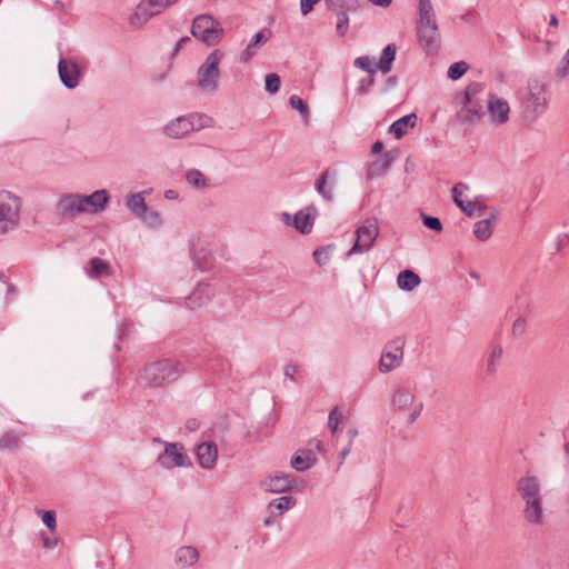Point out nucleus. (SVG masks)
<instances>
[{"label":"nucleus","instance_id":"1","mask_svg":"<svg viewBox=\"0 0 569 569\" xmlns=\"http://www.w3.org/2000/svg\"><path fill=\"white\" fill-rule=\"evenodd\" d=\"M516 491L521 501V516L530 527H542L546 522L541 482L536 476H523L517 480Z\"/></svg>","mask_w":569,"mask_h":569},{"label":"nucleus","instance_id":"2","mask_svg":"<svg viewBox=\"0 0 569 569\" xmlns=\"http://www.w3.org/2000/svg\"><path fill=\"white\" fill-rule=\"evenodd\" d=\"M184 372L182 363L176 359H160L146 363L138 372L137 382L143 388H164L177 381Z\"/></svg>","mask_w":569,"mask_h":569},{"label":"nucleus","instance_id":"3","mask_svg":"<svg viewBox=\"0 0 569 569\" xmlns=\"http://www.w3.org/2000/svg\"><path fill=\"white\" fill-rule=\"evenodd\" d=\"M22 201L9 191H0V236L14 230L20 223Z\"/></svg>","mask_w":569,"mask_h":569},{"label":"nucleus","instance_id":"4","mask_svg":"<svg viewBox=\"0 0 569 569\" xmlns=\"http://www.w3.org/2000/svg\"><path fill=\"white\" fill-rule=\"evenodd\" d=\"M417 36L420 46L428 54L438 53L441 43V36L436 13L420 16L418 18Z\"/></svg>","mask_w":569,"mask_h":569},{"label":"nucleus","instance_id":"5","mask_svg":"<svg viewBox=\"0 0 569 569\" xmlns=\"http://www.w3.org/2000/svg\"><path fill=\"white\" fill-rule=\"evenodd\" d=\"M191 34L207 46H216L222 39L223 28L211 14H199L192 21Z\"/></svg>","mask_w":569,"mask_h":569},{"label":"nucleus","instance_id":"6","mask_svg":"<svg viewBox=\"0 0 569 569\" xmlns=\"http://www.w3.org/2000/svg\"><path fill=\"white\" fill-rule=\"evenodd\" d=\"M483 87L479 82L470 83L466 90L463 96V106L460 111L457 113V119L461 123L472 124L480 120L482 112V103L479 102L476 97L478 93L482 92Z\"/></svg>","mask_w":569,"mask_h":569},{"label":"nucleus","instance_id":"7","mask_svg":"<svg viewBox=\"0 0 569 569\" xmlns=\"http://www.w3.org/2000/svg\"><path fill=\"white\" fill-rule=\"evenodd\" d=\"M391 403L393 409L406 417V421L412 425L421 415L423 410V403L416 400V396L405 388H398L395 390Z\"/></svg>","mask_w":569,"mask_h":569},{"label":"nucleus","instance_id":"8","mask_svg":"<svg viewBox=\"0 0 569 569\" xmlns=\"http://www.w3.org/2000/svg\"><path fill=\"white\" fill-rule=\"evenodd\" d=\"M379 231L380 229L378 219L375 217L367 218L363 223L356 229L355 243L347 254L350 257L353 254H362L368 252L377 240Z\"/></svg>","mask_w":569,"mask_h":569},{"label":"nucleus","instance_id":"9","mask_svg":"<svg viewBox=\"0 0 569 569\" xmlns=\"http://www.w3.org/2000/svg\"><path fill=\"white\" fill-rule=\"evenodd\" d=\"M223 58V52L216 49L206 59L198 69V84L202 90L216 91L218 79L220 77L219 63Z\"/></svg>","mask_w":569,"mask_h":569},{"label":"nucleus","instance_id":"10","mask_svg":"<svg viewBox=\"0 0 569 569\" xmlns=\"http://www.w3.org/2000/svg\"><path fill=\"white\" fill-rule=\"evenodd\" d=\"M178 1L179 0H141L132 14L130 22L134 27H141L151 18L160 14Z\"/></svg>","mask_w":569,"mask_h":569},{"label":"nucleus","instance_id":"11","mask_svg":"<svg viewBox=\"0 0 569 569\" xmlns=\"http://www.w3.org/2000/svg\"><path fill=\"white\" fill-rule=\"evenodd\" d=\"M548 104L547 87L539 80H530L528 82V96L526 98L527 109H531L535 113L545 111Z\"/></svg>","mask_w":569,"mask_h":569},{"label":"nucleus","instance_id":"12","mask_svg":"<svg viewBox=\"0 0 569 569\" xmlns=\"http://www.w3.org/2000/svg\"><path fill=\"white\" fill-rule=\"evenodd\" d=\"M403 340L398 338L396 340L390 341L386 346L385 352L382 353L380 359L381 371L388 372L400 366L403 356Z\"/></svg>","mask_w":569,"mask_h":569},{"label":"nucleus","instance_id":"13","mask_svg":"<svg viewBox=\"0 0 569 569\" xmlns=\"http://www.w3.org/2000/svg\"><path fill=\"white\" fill-rule=\"evenodd\" d=\"M158 462L167 469L183 467L188 462V456L179 443H166L164 451L159 456Z\"/></svg>","mask_w":569,"mask_h":569},{"label":"nucleus","instance_id":"14","mask_svg":"<svg viewBox=\"0 0 569 569\" xmlns=\"http://www.w3.org/2000/svg\"><path fill=\"white\" fill-rule=\"evenodd\" d=\"M57 212L61 217L74 218L78 214L87 213L81 194H64L57 203Z\"/></svg>","mask_w":569,"mask_h":569},{"label":"nucleus","instance_id":"15","mask_svg":"<svg viewBox=\"0 0 569 569\" xmlns=\"http://www.w3.org/2000/svg\"><path fill=\"white\" fill-rule=\"evenodd\" d=\"M58 72L61 82L68 89H74L79 84L81 71L79 66L69 59L60 58L58 63Z\"/></svg>","mask_w":569,"mask_h":569},{"label":"nucleus","instance_id":"16","mask_svg":"<svg viewBox=\"0 0 569 569\" xmlns=\"http://www.w3.org/2000/svg\"><path fill=\"white\" fill-rule=\"evenodd\" d=\"M293 485V478L290 475L274 472L261 481V488L264 491L280 493L289 490Z\"/></svg>","mask_w":569,"mask_h":569},{"label":"nucleus","instance_id":"17","mask_svg":"<svg viewBox=\"0 0 569 569\" xmlns=\"http://www.w3.org/2000/svg\"><path fill=\"white\" fill-rule=\"evenodd\" d=\"M213 296L210 284L200 282L186 300L190 310H197L208 305Z\"/></svg>","mask_w":569,"mask_h":569},{"label":"nucleus","instance_id":"18","mask_svg":"<svg viewBox=\"0 0 569 569\" xmlns=\"http://www.w3.org/2000/svg\"><path fill=\"white\" fill-rule=\"evenodd\" d=\"M306 210L298 211L293 219H291V216L288 212L282 213V220L286 224H292L300 233L308 234L311 232L313 227V220L315 218L311 217L310 212Z\"/></svg>","mask_w":569,"mask_h":569},{"label":"nucleus","instance_id":"19","mask_svg":"<svg viewBox=\"0 0 569 569\" xmlns=\"http://www.w3.org/2000/svg\"><path fill=\"white\" fill-rule=\"evenodd\" d=\"M468 189V187L459 182L452 188V198L455 203L465 212L467 216L471 217L476 213V211H482L486 207L478 201H465L462 199V193Z\"/></svg>","mask_w":569,"mask_h":569},{"label":"nucleus","instance_id":"20","mask_svg":"<svg viewBox=\"0 0 569 569\" xmlns=\"http://www.w3.org/2000/svg\"><path fill=\"white\" fill-rule=\"evenodd\" d=\"M196 456L199 465L203 469H212L218 458L217 445L212 441H206L197 446Z\"/></svg>","mask_w":569,"mask_h":569},{"label":"nucleus","instance_id":"21","mask_svg":"<svg viewBox=\"0 0 569 569\" xmlns=\"http://www.w3.org/2000/svg\"><path fill=\"white\" fill-rule=\"evenodd\" d=\"M271 37V30L268 28L262 29L258 33H256L250 42L247 44L246 49L240 54V60L243 63L249 62L257 53L259 48L267 43Z\"/></svg>","mask_w":569,"mask_h":569},{"label":"nucleus","instance_id":"22","mask_svg":"<svg viewBox=\"0 0 569 569\" xmlns=\"http://www.w3.org/2000/svg\"><path fill=\"white\" fill-rule=\"evenodd\" d=\"M488 112L498 124L506 123L509 119L510 108L506 100L491 97L488 100Z\"/></svg>","mask_w":569,"mask_h":569},{"label":"nucleus","instance_id":"23","mask_svg":"<svg viewBox=\"0 0 569 569\" xmlns=\"http://www.w3.org/2000/svg\"><path fill=\"white\" fill-rule=\"evenodd\" d=\"M166 133L170 138L179 139L193 131L188 116H180L166 126Z\"/></svg>","mask_w":569,"mask_h":569},{"label":"nucleus","instance_id":"24","mask_svg":"<svg viewBox=\"0 0 569 569\" xmlns=\"http://www.w3.org/2000/svg\"><path fill=\"white\" fill-rule=\"evenodd\" d=\"M336 176L337 172L335 170L327 169L315 183L317 192L327 201H332L333 199L332 186Z\"/></svg>","mask_w":569,"mask_h":569},{"label":"nucleus","instance_id":"25","mask_svg":"<svg viewBox=\"0 0 569 569\" xmlns=\"http://www.w3.org/2000/svg\"><path fill=\"white\" fill-rule=\"evenodd\" d=\"M87 213H96L102 211L109 201L106 190H97L89 196H82Z\"/></svg>","mask_w":569,"mask_h":569},{"label":"nucleus","instance_id":"26","mask_svg":"<svg viewBox=\"0 0 569 569\" xmlns=\"http://www.w3.org/2000/svg\"><path fill=\"white\" fill-rule=\"evenodd\" d=\"M417 116L416 113H409L398 120H396L389 128V132L393 134L396 139H401L409 129L416 126Z\"/></svg>","mask_w":569,"mask_h":569},{"label":"nucleus","instance_id":"27","mask_svg":"<svg viewBox=\"0 0 569 569\" xmlns=\"http://www.w3.org/2000/svg\"><path fill=\"white\" fill-rule=\"evenodd\" d=\"M89 266L90 267L87 270L89 278L97 279L101 277H110L112 274L110 263L98 257L91 258Z\"/></svg>","mask_w":569,"mask_h":569},{"label":"nucleus","instance_id":"28","mask_svg":"<svg viewBox=\"0 0 569 569\" xmlns=\"http://www.w3.org/2000/svg\"><path fill=\"white\" fill-rule=\"evenodd\" d=\"M316 456L311 450H301L291 459V467L299 471H306L316 462Z\"/></svg>","mask_w":569,"mask_h":569},{"label":"nucleus","instance_id":"29","mask_svg":"<svg viewBox=\"0 0 569 569\" xmlns=\"http://www.w3.org/2000/svg\"><path fill=\"white\" fill-rule=\"evenodd\" d=\"M198 559L199 552L191 546L181 547L176 552V562L181 567L193 566Z\"/></svg>","mask_w":569,"mask_h":569},{"label":"nucleus","instance_id":"30","mask_svg":"<svg viewBox=\"0 0 569 569\" xmlns=\"http://www.w3.org/2000/svg\"><path fill=\"white\" fill-rule=\"evenodd\" d=\"M397 47L395 43L388 44L383 50L380 57V60L376 64V69L381 71L383 74H387L391 71L392 62L396 59Z\"/></svg>","mask_w":569,"mask_h":569},{"label":"nucleus","instance_id":"31","mask_svg":"<svg viewBox=\"0 0 569 569\" xmlns=\"http://www.w3.org/2000/svg\"><path fill=\"white\" fill-rule=\"evenodd\" d=\"M126 206L128 210L139 219L140 216L146 213L148 206L141 193H131L127 197Z\"/></svg>","mask_w":569,"mask_h":569},{"label":"nucleus","instance_id":"32","mask_svg":"<svg viewBox=\"0 0 569 569\" xmlns=\"http://www.w3.org/2000/svg\"><path fill=\"white\" fill-rule=\"evenodd\" d=\"M397 283L400 289L411 291L420 283V278L411 270H403L398 274Z\"/></svg>","mask_w":569,"mask_h":569},{"label":"nucleus","instance_id":"33","mask_svg":"<svg viewBox=\"0 0 569 569\" xmlns=\"http://www.w3.org/2000/svg\"><path fill=\"white\" fill-rule=\"evenodd\" d=\"M495 216L491 219H482L476 222L473 227V234L480 241H485L490 238L493 231V222Z\"/></svg>","mask_w":569,"mask_h":569},{"label":"nucleus","instance_id":"34","mask_svg":"<svg viewBox=\"0 0 569 569\" xmlns=\"http://www.w3.org/2000/svg\"><path fill=\"white\" fill-rule=\"evenodd\" d=\"M188 118L192 123L193 131L209 128L213 124V119L204 113H191Z\"/></svg>","mask_w":569,"mask_h":569},{"label":"nucleus","instance_id":"35","mask_svg":"<svg viewBox=\"0 0 569 569\" xmlns=\"http://www.w3.org/2000/svg\"><path fill=\"white\" fill-rule=\"evenodd\" d=\"M188 118L192 123L193 131L209 128L213 124V119L204 113H191Z\"/></svg>","mask_w":569,"mask_h":569},{"label":"nucleus","instance_id":"36","mask_svg":"<svg viewBox=\"0 0 569 569\" xmlns=\"http://www.w3.org/2000/svg\"><path fill=\"white\" fill-rule=\"evenodd\" d=\"M501 356H502V348L500 346H496L491 350V352L487 359V363H486L487 372H489V373L496 372L497 365H498L499 360L501 359Z\"/></svg>","mask_w":569,"mask_h":569},{"label":"nucleus","instance_id":"37","mask_svg":"<svg viewBox=\"0 0 569 569\" xmlns=\"http://www.w3.org/2000/svg\"><path fill=\"white\" fill-rule=\"evenodd\" d=\"M295 503L292 497L282 496L278 499H274L269 503V507H276L279 515H282L284 511L289 510Z\"/></svg>","mask_w":569,"mask_h":569},{"label":"nucleus","instance_id":"38","mask_svg":"<svg viewBox=\"0 0 569 569\" xmlns=\"http://www.w3.org/2000/svg\"><path fill=\"white\" fill-rule=\"evenodd\" d=\"M392 161L393 157L390 153H386L381 159L372 162L370 170L373 173H381L391 166Z\"/></svg>","mask_w":569,"mask_h":569},{"label":"nucleus","instance_id":"39","mask_svg":"<svg viewBox=\"0 0 569 569\" xmlns=\"http://www.w3.org/2000/svg\"><path fill=\"white\" fill-rule=\"evenodd\" d=\"M469 66L465 61L452 63L448 69V77L452 80H458L468 70Z\"/></svg>","mask_w":569,"mask_h":569},{"label":"nucleus","instance_id":"40","mask_svg":"<svg viewBox=\"0 0 569 569\" xmlns=\"http://www.w3.org/2000/svg\"><path fill=\"white\" fill-rule=\"evenodd\" d=\"M289 104L296 109L297 111H299V113L301 114V117L303 119H308L309 117V108L307 106V103L298 96L293 94L289 98Z\"/></svg>","mask_w":569,"mask_h":569},{"label":"nucleus","instance_id":"41","mask_svg":"<svg viewBox=\"0 0 569 569\" xmlns=\"http://www.w3.org/2000/svg\"><path fill=\"white\" fill-rule=\"evenodd\" d=\"M139 219L148 224L149 227L156 228L161 224V217L158 212L149 210V208L146 210V213L143 216H140Z\"/></svg>","mask_w":569,"mask_h":569},{"label":"nucleus","instance_id":"42","mask_svg":"<svg viewBox=\"0 0 569 569\" xmlns=\"http://www.w3.org/2000/svg\"><path fill=\"white\" fill-rule=\"evenodd\" d=\"M20 442V438L14 432H7L0 439V448L1 449H12L18 447Z\"/></svg>","mask_w":569,"mask_h":569},{"label":"nucleus","instance_id":"43","mask_svg":"<svg viewBox=\"0 0 569 569\" xmlns=\"http://www.w3.org/2000/svg\"><path fill=\"white\" fill-rule=\"evenodd\" d=\"M186 179L190 184L197 188L206 186V177L199 170L192 169L188 171Z\"/></svg>","mask_w":569,"mask_h":569},{"label":"nucleus","instance_id":"44","mask_svg":"<svg viewBox=\"0 0 569 569\" xmlns=\"http://www.w3.org/2000/svg\"><path fill=\"white\" fill-rule=\"evenodd\" d=\"M349 29V17L346 12L341 11L337 14L336 30L340 37H345Z\"/></svg>","mask_w":569,"mask_h":569},{"label":"nucleus","instance_id":"45","mask_svg":"<svg viewBox=\"0 0 569 569\" xmlns=\"http://www.w3.org/2000/svg\"><path fill=\"white\" fill-rule=\"evenodd\" d=\"M528 321L525 317H518L511 328L512 336L516 338H519L523 336L527 331Z\"/></svg>","mask_w":569,"mask_h":569},{"label":"nucleus","instance_id":"46","mask_svg":"<svg viewBox=\"0 0 569 569\" xmlns=\"http://www.w3.org/2000/svg\"><path fill=\"white\" fill-rule=\"evenodd\" d=\"M280 89V77L276 73H269L266 77V90L273 94Z\"/></svg>","mask_w":569,"mask_h":569},{"label":"nucleus","instance_id":"47","mask_svg":"<svg viewBox=\"0 0 569 569\" xmlns=\"http://www.w3.org/2000/svg\"><path fill=\"white\" fill-rule=\"evenodd\" d=\"M355 66L367 71L370 74H373L378 70L376 69V67L372 66V61L368 56L358 57L355 60Z\"/></svg>","mask_w":569,"mask_h":569},{"label":"nucleus","instance_id":"48","mask_svg":"<svg viewBox=\"0 0 569 569\" xmlns=\"http://www.w3.org/2000/svg\"><path fill=\"white\" fill-rule=\"evenodd\" d=\"M342 413L339 411L338 408H335L330 413L328 418V426L332 433H335L338 429V426L342 421Z\"/></svg>","mask_w":569,"mask_h":569},{"label":"nucleus","instance_id":"49","mask_svg":"<svg viewBox=\"0 0 569 569\" xmlns=\"http://www.w3.org/2000/svg\"><path fill=\"white\" fill-rule=\"evenodd\" d=\"M42 522L47 526L48 529L53 531L56 529V513L53 511L40 510Z\"/></svg>","mask_w":569,"mask_h":569},{"label":"nucleus","instance_id":"50","mask_svg":"<svg viewBox=\"0 0 569 569\" xmlns=\"http://www.w3.org/2000/svg\"><path fill=\"white\" fill-rule=\"evenodd\" d=\"M313 259H315L316 263L319 266L326 264L330 259L328 249L327 248L316 249L313 251Z\"/></svg>","mask_w":569,"mask_h":569},{"label":"nucleus","instance_id":"51","mask_svg":"<svg viewBox=\"0 0 569 569\" xmlns=\"http://www.w3.org/2000/svg\"><path fill=\"white\" fill-rule=\"evenodd\" d=\"M435 14L431 0H419L418 16Z\"/></svg>","mask_w":569,"mask_h":569},{"label":"nucleus","instance_id":"52","mask_svg":"<svg viewBox=\"0 0 569 569\" xmlns=\"http://www.w3.org/2000/svg\"><path fill=\"white\" fill-rule=\"evenodd\" d=\"M423 224L433 231L439 232L442 230V224L440 220L436 217L423 216Z\"/></svg>","mask_w":569,"mask_h":569},{"label":"nucleus","instance_id":"53","mask_svg":"<svg viewBox=\"0 0 569 569\" xmlns=\"http://www.w3.org/2000/svg\"><path fill=\"white\" fill-rule=\"evenodd\" d=\"M320 0H300V10L303 16H307L313 10L316 3Z\"/></svg>","mask_w":569,"mask_h":569},{"label":"nucleus","instance_id":"54","mask_svg":"<svg viewBox=\"0 0 569 569\" xmlns=\"http://www.w3.org/2000/svg\"><path fill=\"white\" fill-rule=\"evenodd\" d=\"M373 82H375V79H373L372 74H370L366 79H362L360 81V84H359L358 89H357L358 92L359 93H366L368 91V89L373 84Z\"/></svg>","mask_w":569,"mask_h":569},{"label":"nucleus","instance_id":"55","mask_svg":"<svg viewBox=\"0 0 569 569\" xmlns=\"http://www.w3.org/2000/svg\"><path fill=\"white\" fill-rule=\"evenodd\" d=\"M283 373L287 378L291 380H296V375L298 373V367L296 365H287L283 369Z\"/></svg>","mask_w":569,"mask_h":569},{"label":"nucleus","instance_id":"56","mask_svg":"<svg viewBox=\"0 0 569 569\" xmlns=\"http://www.w3.org/2000/svg\"><path fill=\"white\" fill-rule=\"evenodd\" d=\"M193 260H194L196 266H197L201 271L209 269V268H210V266H211V262H210L207 258H204V262H203V263H201V262H200L199 253L194 254Z\"/></svg>","mask_w":569,"mask_h":569},{"label":"nucleus","instance_id":"57","mask_svg":"<svg viewBox=\"0 0 569 569\" xmlns=\"http://www.w3.org/2000/svg\"><path fill=\"white\" fill-rule=\"evenodd\" d=\"M350 450H351V445L348 443V446L340 451V453H339V465H341L343 462L346 457L349 455Z\"/></svg>","mask_w":569,"mask_h":569},{"label":"nucleus","instance_id":"58","mask_svg":"<svg viewBox=\"0 0 569 569\" xmlns=\"http://www.w3.org/2000/svg\"><path fill=\"white\" fill-rule=\"evenodd\" d=\"M326 2L328 3V6L330 8H343L345 6V0H326Z\"/></svg>","mask_w":569,"mask_h":569},{"label":"nucleus","instance_id":"59","mask_svg":"<svg viewBox=\"0 0 569 569\" xmlns=\"http://www.w3.org/2000/svg\"><path fill=\"white\" fill-rule=\"evenodd\" d=\"M373 6L387 8L391 4L392 0H369Z\"/></svg>","mask_w":569,"mask_h":569},{"label":"nucleus","instance_id":"60","mask_svg":"<svg viewBox=\"0 0 569 569\" xmlns=\"http://www.w3.org/2000/svg\"><path fill=\"white\" fill-rule=\"evenodd\" d=\"M190 40L189 37H182L176 44L174 51L178 52L188 41Z\"/></svg>","mask_w":569,"mask_h":569},{"label":"nucleus","instance_id":"61","mask_svg":"<svg viewBox=\"0 0 569 569\" xmlns=\"http://www.w3.org/2000/svg\"><path fill=\"white\" fill-rule=\"evenodd\" d=\"M382 149H383L382 142L377 141L376 143H373L371 151H372V153H380L382 151Z\"/></svg>","mask_w":569,"mask_h":569},{"label":"nucleus","instance_id":"62","mask_svg":"<svg viewBox=\"0 0 569 569\" xmlns=\"http://www.w3.org/2000/svg\"><path fill=\"white\" fill-rule=\"evenodd\" d=\"M475 18V14L472 11L467 12L466 14L461 16L460 19L465 22H471Z\"/></svg>","mask_w":569,"mask_h":569},{"label":"nucleus","instance_id":"63","mask_svg":"<svg viewBox=\"0 0 569 569\" xmlns=\"http://www.w3.org/2000/svg\"><path fill=\"white\" fill-rule=\"evenodd\" d=\"M348 436H349V443L352 446V441L358 436V430L357 429H349L348 430Z\"/></svg>","mask_w":569,"mask_h":569},{"label":"nucleus","instance_id":"64","mask_svg":"<svg viewBox=\"0 0 569 569\" xmlns=\"http://www.w3.org/2000/svg\"><path fill=\"white\" fill-rule=\"evenodd\" d=\"M549 24H550L551 27H555V28H557V27H558V24H559V20H558V18H557L555 14H551V16H550Z\"/></svg>","mask_w":569,"mask_h":569}]
</instances>
